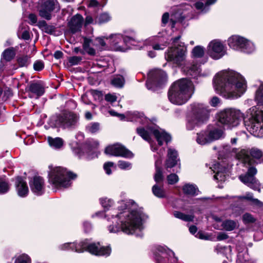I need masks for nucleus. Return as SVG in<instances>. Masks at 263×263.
Returning <instances> with one entry per match:
<instances>
[{
    "label": "nucleus",
    "instance_id": "6e6552de",
    "mask_svg": "<svg viewBox=\"0 0 263 263\" xmlns=\"http://www.w3.org/2000/svg\"><path fill=\"white\" fill-rule=\"evenodd\" d=\"M180 36L179 35L173 39V47L170 48L165 53V58L168 61L179 66L184 60L186 48L183 43L180 42Z\"/></svg>",
    "mask_w": 263,
    "mask_h": 263
},
{
    "label": "nucleus",
    "instance_id": "39448f33",
    "mask_svg": "<svg viewBox=\"0 0 263 263\" xmlns=\"http://www.w3.org/2000/svg\"><path fill=\"white\" fill-rule=\"evenodd\" d=\"M211 110L201 104L195 105L187 118L186 127L192 130L199 128L209 120Z\"/></svg>",
    "mask_w": 263,
    "mask_h": 263
},
{
    "label": "nucleus",
    "instance_id": "20e7f679",
    "mask_svg": "<svg viewBox=\"0 0 263 263\" xmlns=\"http://www.w3.org/2000/svg\"><path fill=\"white\" fill-rule=\"evenodd\" d=\"M59 248L63 251L71 250L78 253L87 251L95 255L106 256H108L111 251L110 246L101 247L99 243H89L86 239L79 244L74 242L65 243L60 246Z\"/></svg>",
    "mask_w": 263,
    "mask_h": 263
},
{
    "label": "nucleus",
    "instance_id": "58836bf2",
    "mask_svg": "<svg viewBox=\"0 0 263 263\" xmlns=\"http://www.w3.org/2000/svg\"><path fill=\"white\" fill-rule=\"evenodd\" d=\"M222 226L226 231H231L235 229L236 223L232 220H226L222 222Z\"/></svg>",
    "mask_w": 263,
    "mask_h": 263
},
{
    "label": "nucleus",
    "instance_id": "a878e982",
    "mask_svg": "<svg viewBox=\"0 0 263 263\" xmlns=\"http://www.w3.org/2000/svg\"><path fill=\"white\" fill-rule=\"evenodd\" d=\"M106 40H109L110 44L116 48V49L120 51H125L127 48H125L120 46H118V44L122 42L123 36L121 34H115L111 35L109 38H105Z\"/></svg>",
    "mask_w": 263,
    "mask_h": 263
},
{
    "label": "nucleus",
    "instance_id": "cd10ccee",
    "mask_svg": "<svg viewBox=\"0 0 263 263\" xmlns=\"http://www.w3.org/2000/svg\"><path fill=\"white\" fill-rule=\"evenodd\" d=\"M94 40L84 37L83 44V49L89 55H94L96 54V49L92 46H93Z\"/></svg>",
    "mask_w": 263,
    "mask_h": 263
},
{
    "label": "nucleus",
    "instance_id": "bb28decb",
    "mask_svg": "<svg viewBox=\"0 0 263 263\" xmlns=\"http://www.w3.org/2000/svg\"><path fill=\"white\" fill-rule=\"evenodd\" d=\"M29 90L37 99L42 96L45 92L44 87L38 83L31 84L29 86Z\"/></svg>",
    "mask_w": 263,
    "mask_h": 263
},
{
    "label": "nucleus",
    "instance_id": "c03bdc74",
    "mask_svg": "<svg viewBox=\"0 0 263 263\" xmlns=\"http://www.w3.org/2000/svg\"><path fill=\"white\" fill-rule=\"evenodd\" d=\"M14 263H31V260L28 255L22 254L16 257Z\"/></svg>",
    "mask_w": 263,
    "mask_h": 263
},
{
    "label": "nucleus",
    "instance_id": "4be33fe9",
    "mask_svg": "<svg viewBox=\"0 0 263 263\" xmlns=\"http://www.w3.org/2000/svg\"><path fill=\"white\" fill-rule=\"evenodd\" d=\"M155 258L157 263H161L162 261V258L167 256H174V252L166 247L158 246L156 247L155 253Z\"/></svg>",
    "mask_w": 263,
    "mask_h": 263
},
{
    "label": "nucleus",
    "instance_id": "7ed1b4c3",
    "mask_svg": "<svg viewBox=\"0 0 263 263\" xmlns=\"http://www.w3.org/2000/svg\"><path fill=\"white\" fill-rule=\"evenodd\" d=\"M194 92L193 83L187 79L175 81L171 86L168 98L173 104L181 105L185 103Z\"/></svg>",
    "mask_w": 263,
    "mask_h": 263
},
{
    "label": "nucleus",
    "instance_id": "473e14b6",
    "mask_svg": "<svg viewBox=\"0 0 263 263\" xmlns=\"http://www.w3.org/2000/svg\"><path fill=\"white\" fill-rule=\"evenodd\" d=\"M173 215L175 218L186 222L193 221L194 219L193 214H186L179 211H174Z\"/></svg>",
    "mask_w": 263,
    "mask_h": 263
},
{
    "label": "nucleus",
    "instance_id": "f704fd0d",
    "mask_svg": "<svg viewBox=\"0 0 263 263\" xmlns=\"http://www.w3.org/2000/svg\"><path fill=\"white\" fill-rule=\"evenodd\" d=\"M159 41V37L157 36L152 37L148 39L146 42L150 45H152L153 48L155 50H163L164 49L166 45H160L159 44H155L156 42Z\"/></svg>",
    "mask_w": 263,
    "mask_h": 263
},
{
    "label": "nucleus",
    "instance_id": "f3484780",
    "mask_svg": "<svg viewBox=\"0 0 263 263\" xmlns=\"http://www.w3.org/2000/svg\"><path fill=\"white\" fill-rule=\"evenodd\" d=\"M29 185L31 191L36 195L40 196L44 192L45 184L43 179L35 176L29 181Z\"/></svg>",
    "mask_w": 263,
    "mask_h": 263
},
{
    "label": "nucleus",
    "instance_id": "de8ad7c7",
    "mask_svg": "<svg viewBox=\"0 0 263 263\" xmlns=\"http://www.w3.org/2000/svg\"><path fill=\"white\" fill-rule=\"evenodd\" d=\"M192 53L194 58H201L204 54V49L202 46H196L193 49Z\"/></svg>",
    "mask_w": 263,
    "mask_h": 263
},
{
    "label": "nucleus",
    "instance_id": "0eeeda50",
    "mask_svg": "<svg viewBox=\"0 0 263 263\" xmlns=\"http://www.w3.org/2000/svg\"><path fill=\"white\" fill-rule=\"evenodd\" d=\"M137 133L144 140L150 143L151 149L154 152L157 151V148L151 142V134L154 135L160 146H161L164 142L167 143L171 140V136L160 128H151L149 132L144 128H137Z\"/></svg>",
    "mask_w": 263,
    "mask_h": 263
},
{
    "label": "nucleus",
    "instance_id": "e2e57ef3",
    "mask_svg": "<svg viewBox=\"0 0 263 263\" xmlns=\"http://www.w3.org/2000/svg\"><path fill=\"white\" fill-rule=\"evenodd\" d=\"M257 169L255 167L251 166L249 167L246 174L252 177H255V175L257 174Z\"/></svg>",
    "mask_w": 263,
    "mask_h": 263
},
{
    "label": "nucleus",
    "instance_id": "5701e85b",
    "mask_svg": "<svg viewBox=\"0 0 263 263\" xmlns=\"http://www.w3.org/2000/svg\"><path fill=\"white\" fill-rule=\"evenodd\" d=\"M164 151V149H160V153L159 154L160 158L157 159L155 161L156 173L154 176V179L155 181L157 182V184L162 182L163 179L162 172L161 167H160V165L162 162V159L161 157L163 155Z\"/></svg>",
    "mask_w": 263,
    "mask_h": 263
},
{
    "label": "nucleus",
    "instance_id": "c756f323",
    "mask_svg": "<svg viewBox=\"0 0 263 263\" xmlns=\"http://www.w3.org/2000/svg\"><path fill=\"white\" fill-rule=\"evenodd\" d=\"M152 192L154 195L158 198H163L166 197V193L162 185L157 183L153 185Z\"/></svg>",
    "mask_w": 263,
    "mask_h": 263
},
{
    "label": "nucleus",
    "instance_id": "79ce46f5",
    "mask_svg": "<svg viewBox=\"0 0 263 263\" xmlns=\"http://www.w3.org/2000/svg\"><path fill=\"white\" fill-rule=\"evenodd\" d=\"M86 129L90 133H96L100 130V124L98 122H91L86 126Z\"/></svg>",
    "mask_w": 263,
    "mask_h": 263
},
{
    "label": "nucleus",
    "instance_id": "0e129e2a",
    "mask_svg": "<svg viewBox=\"0 0 263 263\" xmlns=\"http://www.w3.org/2000/svg\"><path fill=\"white\" fill-rule=\"evenodd\" d=\"M30 24L33 25L37 22V16L35 14L31 13L28 16Z\"/></svg>",
    "mask_w": 263,
    "mask_h": 263
},
{
    "label": "nucleus",
    "instance_id": "bf43d9fd",
    "mask_svg": "<svg viewBox=\"0 0 263 263\" xmlns=\"http://www.w3.org/2000/svg\"><path fill=\"white\" fill-rule=\"evenodd\" d=\"M117 98L116 96L114 94L108 93V94L106 95L105 96V100L110 103H112L116 102L117 100Z\"/></svg>",
    "mask_w": 263,
    "mask_h": 263
},
{
    "label": "nucleus",
    "instance_id": "393cba45",
    "mask_svg": "<svg viewBox=\"0 0 263 263\" xmlns=\"http://www.w3.org/2000/svg\"><path fill=\"white\" fill-rule=\"evenodd\" d=\"M251 120L250 121L251 124H247L246 119L243 117V121L246 126L249 127L250 129H252L253 132L263 133V124L261 125V123L259 122L258 117L256 116L253 118V116H251Z\"/></svg>",
    "mask_w": 263,
    "mask_h": 263
},
{
    "label": "nucleus",
    "instance_id": "3c124183",
    "mask_svg": "<svg viewBox=\"0 0 263 263\" xmlns=\"http://www.w3.org/2000/svg\"><path fill=\"white\" fill-rule=\"evenodd\" d=\"M9 190V185L3 178H0V194L7 193Z\"/></svg>",
    "mask_w": 263,
    "mask_h": 263
},
{
    "label": "nucleus",
    "instance_id": "c85d7f7f",
    "mask_svg": "<svg viewBox=\"0 0 263 263\" xmlns=\"http://www.w3.org/2000/svg\"><path fill=\"white\" fill-rule=\"evenodd\" d=\"M182 191L184 194L193 196L197 195L199 192L196 185L190 183L185 184L182 186Z\"/></svg>",
    "mask_w": 263,
    "mask_h": 263
},
{
    "label": "nucleus",
    "instance_id": "f257e3e1",
    "mask_svg": "<svg viewBox=\"0 0 263 263\" xmlns=\"http://www.w3.org/2000/svg\"><path fill=\"white\" fill-rule=\"evenodd\" d=\"M118 204L117 212L112 211L105 215L107 220L112 222L107 226L109 232L116 233L122 231L127 234L142 237L145 214L137 209V204L132 199L122 200Z\"/></svg>",
    "mask_w": 263,
    "mask_h": 263
},
{
    "label": "nucleus",
    "instance_id": "9b49d317",
    "mask_svg": "<svg viewBox=\"0 0 263 263\" xmlns=\"http://www.w3.org/2000/svg\"><path fill=\"white\" fill-rule=\"evenodd\" d=\"M237 157L244 164L252 165L257 159L260 163H263V153L257 148L253 147L249 149H242L237 154Z\"/></svg>",
    "mask_w": 263,
    "mask_h": 263
},
{
    "label": "nucleus",
    "instance_id": "a18cd8bd",
    "mask_svg": "<svg viewBox=\"0 0 263 263\" xmlns=\"http://www.w3.org/2000/svg\"><path fill=\"white\" fill-rule=\"evenodd\" d=\"M17 63L20 67H27L30 63V57L28 55H23L17 59Z\"/></svg>",
    "mask_w": 263,
    "mask_h": 263
},
{
    "label": "nucleus",
    "instance_id": "2f4dec72",
    "mask_svg": "<svg viewBox=\"0 0 263 263\" xmlns=\"http://www.w3.org/2000/svg\"><path fill=\"white\" fill-rule=\"evenodd\" d=\"M98 144L99 143L98 142L92 140L87 141L85 144L84 147L87 149V153L92 152L93 155H95V156H90V158H92L97 156L96 154V148L98 146Z\"/></svg>",
    "mask_w": 263,
    "mask_h": 263
},
{
    "label": "nucleus",
    "instance_id": "4d7b16f0",
    "mask_svg": "<svg viewBox=\"0 0 263 263\" xmlns=\"http://www.w3.org/2000/svg\"><path fill=\"white\" fill-rule=\"evenodd\" d=\"M114 163L111 162H107L104 164V169L107 175H110L111 173V168L114 166Z\"/></svg>",
    "mask_w": 263,
    "mask_h": 263
},
{
    "label": "nucleus",
    "instance_id": "864d4df0",
    "mask_svg": "<svg viewBox=\"0 0 263 263\" xmlns=\"http://www.w3.org/2000/svg\"><path fill=\"white\" fill-rule=\"evenodd\" d=\"M167 180L169 184H174L178 182L179 177L175 174H171L167 176Z\"/></svg>",
    "mask_w": 263,
    "mask_h": 263
},
{
    "label": "nucleus",
    "instance_id": "680f3d73",
    "mask_svg": "<svg viewBox=\"0 0 263 263\" xmlns=\"http://www.w3.org/2000/svg\"><path fill=\"white\" fill-rule=\"evenodd\" d=\"M207 52L212 57L214 58V41H211L207 47Z\"/></svg>",
    "mask_w": 263,
    "mask_h": 263
},
{
    "label": "nucleus",
    "instance_id": "9d476101",
    "mask_svg": "<svg viewBox=\"0 0 263 263\" xmlns=\"http://www.w3.org/2000/svg\"><path fill=\"white\" fill-rule=\"evenodd\" d=\"M228 42L230 48L245 53H250L254 50V45L251 42L239 35H232Z\"/></svg>",
    "mask_w": 263,
    "mask_h": 263
},
{
    "label": "nucleus",
    "instance_id": "6ab92c4d",
    "mask_svg": "<svg viewBox=\"0 0 263 263\" xmlns=\"http://www.w3.org/2000/svg\"><path fill=\"white\" fill-rule=\"evenodd\" d=\"M178 161L177 152L174 148H168L167 159L165 163V168L168 171L169 168H171L176 165Z\"/></svg>",
    "mask_w": 263,
    "mask_h": 263
},
{
    "label": "nucleus",
    "instance_id": "09e8293b",
    "mask_svg": "<svg viewBox=\"0 0 263 263\" xmlns=\"http://www.w3.org/2000/svg\"><path fill=\"white\" fill-rule=\"evenodd\" d=\"M100 203L105 210H109V208L114 204L112 199L104 197L100 199Z\"/></svg>",
    "mask_w": 263,
    "mask_h": 263
},
{
    "label": "nucleus",
    "instance_id": "052dcab7",
    "mask_svg": "<svg viewBox=\"0 0 263 263\" xmlns=\"http://www.w3.org/2000/svg\"><path fill=\"white\" fill-rule=\"evenodd\" d=\"M215 180H217L218 181H225L226 179V175L222 172H220L217 171L216 172L215 171Z\"/></svg>",
    "mask_w": 263,
    "mask_h": 263
},
{
    "label": "nucleus",
    "instance_id": "b1692460",
    "mask_svg": "<svg viewBox=\"0 0 263 263\" xmlns=\"http://www.w3.org/2000/svg\"><path fill=\"white\" fill-rule=\"evenodd\" d=\"M227 53V47L219 40L215 39V60L220 59Z\"/></svg>",
    "mask_w": 263,
    "mask_h": 263
},
{
    "label": "nucleus",
    "instance_id": "37998d69",
    "mask_svg": "<svg viewBox=\"0 0 263 263\" xmlns=\"http://www.w3.org/2000/svg\"><path fill=\"white\" fill-rule=\"evenodd\" d=\"M14 56L15 52L13 48L7 49L3 53V57L7 61H11Z\"/></svg>",
    "mask_w": 263,
    "mask_h": 263
},
{
    "label": "nucleus",
    "instance_id": "5fc2aeb1",
    "mask_svg": "<svg viewBox=\"0 0 263 263\" xmlns=\"http://www.w3.org/2000/svg\"><path fill=\"white\" fill-rule=\"evenodd\" d=\"M118 167L121 170H130L132 164L127 161L120 160L118 162Z\"/></svg>",
    "mask_w": 263,
    "mask_h": 263
},
{
    "label": "nucleus",
    "instance_id": "338daca9",
    "mask_svg": "<svg viewBox=\"0 0 263 263\" xmlns=\"http://www.w3.org/2000/svg\"><path fill=\"white\" fill-rule=\"evenodd\" d=\"M122 41L126 44H130L133 45V42L134 41V40L133 38L129 36H123Z\"/></svg>",
    "mask_w": 263,
    "mask_h": 263
},
{
    "label": "nucleus",
    "instance_id": "aec40b11",
    "mask_svg": "<svg viewBox=\"0 0 263 263\" xmlns=\"http://www.w3.org/2000/svg\"><path fill=\"white\" fill-rule=\"evenodd\" d=\"M15 186L17 195L21 197H26L29 192L27 183L21 177H17L15 179Z\"/></svg>",
    "mask_w": 263,
    "mask_h": 263
},
{
    "label": "nucleus",
    "instance_id": "69168bd1",
    "mask_svg": "<svg viewBox=\"0 0 263 263\" xmlns=\"http://www.w3.org/2000/svg\"><path fill=\"white\" fill-rule=\"evenodd\" d=\"M229 236L227 234L224 232H220L217 236V239L218 240H223L228 238Z\"/></svg>",
    "mask_w": 263,
    "mask_h": 263
},
{
    "label": "nucleus",
    "instance_id": "e433bc0d",
    "mask_svg": "<svg viewBox=\"0 0 263 263\" xmlns=\"http://www.w3.org/2000/svg\"><path fill=\"white\" fill-rule=\"evenodd\" d=\"M130 120L132 121L140 122L141 124H144L147 121V119L144 116L143 114L138 112H134L131 114Z\"/></svg>",
    "mask_w": 263,
    "mask_h": 263
},
{
    "label": "nucleus",
    "instance_id": "f8f14e48",
    "mask_svg": "<svg viewBox=\"0 0 263 263\" xmlns=\"http://www.w3.org/2000/svg\"><path fill=\"white\" fill-rule=\"evenodd\" d=\"M78 120L79 117L77 114L71 111H65L57 116L55 125L64 129L74 128Z\"/></svg>",
    "mask_w": 263,
    "mask_h": 263
},
{
    "label": "nucleus",
    "instance_id": "72a5a7b5",
    "mask_svg": "<svg viewBox=\"0 0 263 263\" xmlns=\"http://www.w3.org/2000/svg\"><path fill=\"white\" fill-rule=\"evenodd\" d=\"M231 152V146L229 144L224 145L221 149L218 151V159L224 160L228 158Z\"/></svg>",
    "mask_w": 263,
    "mask_h": 263
},
{
    "label": "nucleus",
    "instance_id": "4468645a",
    "mask_svg": "<svg viewBox=\"0 0 263 263\" xmlns=\"http://www.w3.org/2000/svg\"><path fill=\"white\" fill-rule=\"evenodd\" d=\"M60 9L57 0H43L39 13L41 17L50 20L51 18V13L54 11H58Z\"/></svg>",
    "mask_w": 263,
    "mask_h": 263
},
{
    "label": "nucleus",
    "instance_id": "ea45409f",
    "mask_svg": "<svg viewBox=\"0 0 263 263\" xmlns=\"http://www.w3.org/2000/svg\"><path fill=\"white\" fill-rule=\"evenodd\" d=\"M255 100L257 104L263 105V84H261L256 91Z\"/></svg>",
    "mask_w": 263,
    "mask_h": 263
},
{
    "label": "nucleus",
    "instance_id": "6e6d98bb",
    "mask_svg": "<svg viewBox=\"0 0 263 263\" xmlns=\"http://www.w3.org/2000/svg\"><path fill=\"white\" fill-rule=\"evenodd\" d=\"M82 60V58L80 57L73 56L70 57L68 61L71 65H78Z\"/></svg>",
    "mask_w": 263,
    "mask_h": 263
},
{
    "label": "nucleus",
    "instance_id": "dca6fc26",
    "mask_svg": "<svg viewBox=\"0 0 263 263\" xmlns=\"http://www.w3.org/2000/svg\"><path fill=\"white\" fill-rule=\"evenodd\" d=\"M105 152L107 155L115 156H120L125 158H132L133 157V154L130 151L119 144L107 146L105 148Z\"/></svg>",
    "mask_w": 263,
    "mask_h": 263
},
{
    "label": "nucleus",
    "instance_id": "7c9ffc66",
    "mask_svg": "<svg viewBox=\"0 0 263 263\" xmlns=\"http://www.w3.org/2000/svg\"><path fill=\"white\" fill-rule=\"evenodd\" d=\"M47 140L49 145L55 149L60 148L62 147L64 143L63 140L60 137L53 138L51 137H48Z\"/></svg>",
    "mask_w": 263,
    "mask_h": 263
},
{
    "label": "nucleus",
    "instance_id": "1a4fd4ad",
    "mask_svg": "<svg viewBox=\"0 0 263 263\" xmlns=\"http://www.w3.org/2000/svg\"><path fill=\"white\" fill-rule=\"evenodd\" d=\"M216 118L218 122L216 124L217 126L218 123H220L223 125L235 127L239 125L243 118V115L239 110L226 108L217 113Z\"/></svg>",
    "mask_w": 263,
    "mask_h": 263
},
{
    "label": "nucleus",
    "instance_id": "4c0bfd02",
    "mask_svg": "<svg viewBox=\"0 0 263 263\" xmlns=\"http://www.w3.org/2000/svg\"><path fill=\"white\" fill-rule=\"evenodd\" d=\"M105 37H97L94 40L93 46L97 49L103 50L106 48Z\"/></svg>",
    "mask_w": 263,
    "mask_h": 263
},
{
    "label": "nucleus",
    "instance_id": "412c9836",
    "mask_svg": "<svg viewBox=\"0 0 263 263\" xmlns=\"http://www.w3.org/2000/svg\"><path fill=\"white\" fill-rule=\"evenodd\" d=\"M239 179L243 183L251 189L260 191L259 183L255 177H252L246 173L245 175H240Z\"/></svg>",
    "mask_w": 263,
    "mask_h": 263
},
{
    "label": "nucleus",
    "instance_id": "f03ea898",
    "mask_svg": "<svg viewBox=\"0 0 263 263\" xmlns=\"http://www.w3.org/2000/svg\"><path fill=\"white\" fill-rule=\"evenodd\" d=\"M247 82L245 78L234 71H222L215 75V90L226 99H235L246 91Z\"/></svg>",
    "mask_w": 263,
    "mask_h": 263
},
{
    "label": "nucleus",
    "instance_id": "c9c22d12",
    "mask_svg": "<svg viewBox=\"0 0 263 263\" xmlns=\"http://www.w3.org/2000/svg\"><path fill=\"white\" fill-rule=\"evenodd\" d=\"M225 125H222L219 127H215L214 130V139L215 140H217L219 139H223L226 136L225 130L226 128L224 127Z\"/></svg>",
    "mask_w": 263,
    "mask_h": 263
},
{
    "label": "nucleus",
    "instance_id": "774afa93",
    "mask_svg": "<svg viewBox=\"0 0 263 263\" xmlns=\"http://www.w3.org/2000/svg\"><path fill=\"white\" fill-rule=\"evenodd\" d=\"M196 236L201 239L206 240L209 239V236L208 235L202 232H200L197 234V235Z\"/></svg>",
    "mask_w": 263,
    "mask_h": 263
},
{
    "label": "nucleus",
    "instance_id": "2eb2a0df",
    "mask_svg": "<svg viewBox=\"0 0 263 263\" xmlns=\"http://www.w3.org/2000/svg\"><path fill=\"white\" fill-rule=\"evenodd\" d=\"M214 140V125L209 124L206 128L197 134L196 142L201 145L212 143Z\"/></svg>",
    "mask_w": 263,
    "mask_h": 263
},
{
    "label": "nucleus",
    "instance_id": "8fccbe9b",
    "mask_svg": "<svg viewBox=\"0 0 263 263\" xmlns=\"http://www.w3.org/2000/svg\"><path fill=\"white\" fill-rule=\"evenodd\" d=\"M111 17L107 13H103L98 16L96 22L99 24L105 23L110 20Z\"/></svg>",
    "mask_w": 263,
    "mask_h": 263
},
{
    "label": "nucleus",
    "instance_id": "a211bd4d",
    "mask_svg": "<svg viewBox=\"0 0 263 263\" xmlns=\"http://www.w3.org/2000/svg\"><path fill=\"white\" fill-rule=\"evenodd\" d=\"M84 23L83 16L79 14L73 16L68 22V27L72 33L81 30Z\"/></svg>",
    "mask_w": 263,
    "mask_h": 263
},
{
    "label": "nucleus",
    "instance_id": "13d9d810",
    "mask_svg": "<svg viewBox=\"0 0 263 263\" xmlns=\"http://www.w3.org/2000/svg\"><path fill=\"white\" fill-rule=\"evenodd\" d=\"M44 64L42 61H37L33 64L34 69L36 71H41L43 69Z\"/></svg>",
    "mask_w": 263,
    "mask_h": 263
},
{
    "label": "nucleus",
    "instance_id": "a19ab883",
    "mask_svg": "<svg viewBox=\"0 0 263 263\" xmlns=\"http://www.w3.org/2000/svg\"><path fill=\"white\" fill-rule=\"evenodd\" d=\"M111 84L116 87H122L124 84V79L121 75L117 76L112 80Z\"/></svg>",
    "mask_w": 263,
    "mask_h": 263
},
{
    "label": "nucleus",
    "instance_id": "ddd939ff",
    "mask_svg": "<svg viewBox=\"0 0 263 263\" xmlns=\"http://www.w3.org/2000/svg\"><path fill=\"white\" fill-rule=\"evenodd\" d=\"M167 81L166 73L160 69H153L149 71L146 85L148 89L160 87Z\"/></svg>",
    "mask_w": 263,
    "mask_h": 263
},
{
    "label": "nucleus",
    "instance_id": "603ef678",
    "mask_svg": "<svg viewBox=\"0 0 263 263\" xmlns=\"http://www.w3.org/2000/svg\"><path fill=\"white\" fill-rule=\"evenodd\" d=\"M199 66L197 65H193L190 67L189 73L194 77H196L200 73Z\"/></svg>",
    "mask_w": 263,
    "mask_h": 263
},
{
    "label": "nucleus",
    "instance_id": "423d86ee",
    "mask_svg": "<svg viewBox=\"0 0 263 263\" xmlns=\"http://www.w3.org/2000/svg\"><path fill=\"white\" fill-rule=\"evenodd\" d=\"M76 177V174L59 166L50 167L48 173L49 183L57 188L68 187L71 184L70 179Z\"/></svg>",
    "mask_w": 263,
    "mask_h": 263
},
{
    "label": "nucleus",
    "instance_id": "49530a36",
    "mask_svg": "<svg viewBox=\"0 0 263 263\" xmlns=\"http://www.w3.org/2000/svg\"><path fill=\"white\" fill-rule=\"evenodd\" d=\"M242 220L245 224L253 223L256 221V218L249 213H246L242 215Z\"/></svg>",
    "mask_w": 263,
    "mask_h": 263
}]
</instances>
